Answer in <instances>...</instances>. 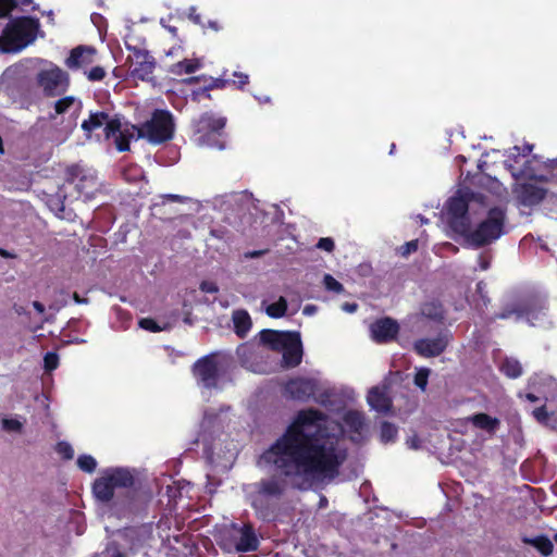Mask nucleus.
<instances>
[{
	"instance_id": "nucleus-1",
	"label": "nucleus",
	"mask_w": 557,
	"mask_h": 557,
	"mask_svg": "<svg viewBox=\"0 0 557 557\" xmlns=\"http://www.w3.org/2000/svg\"><path fill=\"white\" fill-rule=\"evenodd\" d=\"M318 420L313 411H299L286 431L260 456V462L274 467L280 475L263 478L244 488L259 519L270 521L275 517L288 485L308 490L338 475L345 453L336 444V433L319 436ZM333 430L339 432L337 425Z\"/></svg>"
},
{
	"instance_id": "nucleus-2",
	"label": "nucleus",
	"mask_w": 557,
	"mask_h": 557,
	"mask_svg": "<svg viewBox=\"0 0 557 557\" xmlns=\"http://www.w3.org/2000/svg\"><path fill=\"white\" fill-rule=\"evenodd\" d=\"M470 201L467 195L458 193L445 206L444 218L450 230L465 237L468 246L480 248L499 239L505 233L506 212L495 207L490 209L475 224L469 216Z\"/></svg>"
},
{
	"instance_id": "nucleus-3",
	"label": "nucleus",
	"mask_w": 557,
	"mask_h": 557,
	"mask_svg": "<svg viewBox=\"0 0 557 557\" xmlns=\"http://www.w3.org/2000/svg\"><path fill=\"white\" fill-rule=\"evenodd\" d=\"M16 5V0H0V18L8 17ZM38 26V20L26 16L11 20L5 26L0 24V51L23 50L35 40Z\"/></svg>"
},
{
	"instance_id": "nucleus-4",
	"label": "nucleus",
	"mask_w": 557,
	"mask_h": 557,
	"mask_svg": "<svg viewBox=\"0 0 557 557\" xmlns=\"http://www.w3.org/2000/svg\"><path fill=\"white\" fill-rule=\"evenodd\" d=\"M285 394L299 401H307L312 396L314 401L332 412H338L345 407L342 395L334 387H320L314 379L295 377L285 385Z\"/></svg>"
},
{
	"instance_id": "nucleus-5",
	"label": "nucleus",
	"mask_w": 557,
	"mask_h": 557,
	"mask_svg": "<svg viewBox=\"0 0 557 557\" xmlns=\"http://www.w3.org/2000/svg\"><path fill=\"white\" fill-rule=\"evenodd\" d=\"M305 411H313L319 417L318 421L321 424L319 428V436L335 433L333 430L335 425L339 428V432H336L335 434L336 444L344 450L345 457L347 456V451L346 448L342 445L341 436L346 432L352 442L359 443L367 435L368 425L366 423L364 414L358 410L345 411L342 416L343 424L338 421L332 420L315 409H306Z\"/></svg>"
},
{
	"instance_id": "nucleus-6",
	"label": "nucleus",
	"mask_w": 557,
	"mask_h": 557,
	"mask_svg": "<svg viewBox=\"0 0 557 557\" xmlns=\"http://www.w3.org/2000/svg\"><path fill=\"white\" fill-rule=\"evenodd\" d=\"M260 341L271 349L282 351L285 368H295L301 362L304 350L298 332L262 330Z\"/></svg>"
},
{
	"instance_id": "nucleus-7",
	"label": "nucleus",
	"mask_w": 557,
	"mask_h": 557,
	"mask_svg": "<svg viewBox=\"0 0 557 557\" xmlns=\"http://www.w3.org/2000/svg\"><path fill=\"white\" fill-rule=\"evenodd\" d=\"M228 368L230 361L226 358L210 354L198 359L191 372L197 385L201 388L219 389L222 388Z\"/></svg>"
},
{
	"instance_id": "nucleus-8",
	"label": "nucleus",
	"mask_w": 557,
	"mask_h": 557,
	"mask_svg": "<svg viewBox=\"0 0 557 557\" xmlns=\"http://www.w3.org/2000/svg\"><path fill=\"white\" fill-rule=\"evenodd\" d=\"M102 126L104 127L106 138H113L119 151H126L129 149L126 129H122L120 119L111 117L104 111L90 112L88 119L84 120L81 125L87 138H90L91 133Z\"/></svg>"
},
{
	"instance_id": "nucleus-9",
	"label": "nucleus",
	"mask_w": 557,
	"mask_h": 557,
	"mask_svg": "<svg viewBox=\"0 0 557 557\" xmlns=\"http://www.w3.org/2000/svg\"><path fill=\"white\" fill-rule=\"evenodd\" d=\"M532 146L525 145L523 149L518 146L507 151L505 166L516 180H535V177H545L541 172L540 165L542 160L536 156L530 157Z\"/></svg>"
},
{
	"instance_id": "nucleus-10",
	"label": "nucleus",
	"mask_w": 557,
	"mask_h": 557,
	"mask_svg": "<svg viewBox=\"0 0 557 557\" xmlns=\"http://www.w3.org/2000/svg\"><path fill=\"white\" fill-rule=\"evenodd\" d=\"M226 117L212 112L203 113L194 122V141L200 147L224 149V127Z\"/></svg>"
},
{
	"instance_id": "nucleus-11",
	"label": "nucleus",
	"mask_w": 557,
	"mask_h": 557,
	"mask_svg": "<svg viewBox=\"0 0 557 557\" xmlns=\"http://www.w3.org/2000/svg\"><path fill=\"white\" fill-rule=\"evenodd\" d=\"M133 484L134 475L128 469L108 468L95 480L92 493L98 500L109 503L113 499L115 490L127 488Z\"/></svg>"
},
{
	"instance_id": "nucleus-12",
	"label": "nucleus",
	"mask_w": 557,
	"mask_h": 557,
	"mask_svg": "<svg viewBox=\"0 0 557 557\" xmlns=\"http://www.w3.org/2000/svg\"><path fill=\"white\" fill-rule=\"evenodd\" d=\"M83 110V102L75 96H65L53 102V112L49 113L50 120L59 115L69 114L63 126L51 136V140L61 144L65 141L77 126V119Z\"/></svg>"
},
{
	"instance_id": "nucleus-13",
	"label": "nucleus",
	"mask_w": 557,
	"mask_h": 557,
	"mask_svg": "<svg viewBox=\"0 0 557 557\" xmlns=\"http://www.w3.org/2000/svg\"><path fill=\"white\" fill-rule=\"evenodd\" d=\"M137 129V136L148 139L151 144H161L172 138L174 123L172 114L165 110H156L150 120Z\"/></svg>"
},
{
	"instance_id": "nucleus-14",
	"label": "nucleus",
	"mask_w": 557,
	"mask_h": 557,
	"mask_svg": "<svg viewBox=\"0 0 557 557\" xmlns=\"http://www.w3.org/2000/svg\"><path fill=\"white\" fill-rule=\"evenodd\" d=\"M36 84L46 97H59L70 88V75L53 63L46 62L36 74Z\"/></svg>"
},
{
	"instance_id": "nucleus-15",
	"label": "nucleus",
	"mask_w": 557,
	"mask_h": 557,
	"mask_svg": "<svg viewBox=\"0 0 557 557\" xmlns=\"http://www.w3.org/2000/svg\"><path fill=\"white\" fill-rule=\"evenodd\" d=\"M64 185L74 186L78 196H83L85 200L94 198L100 190L96 172L82 165H72L66 170V182Z\"/></svg>"
},
{
	"instance_id": "nucleus-16",
	"label": "nucleus",
	"mask_w": 557,
	"mask_h": 557,
	"mask_svg": "<svg viewBox=\"0 0 557 557\" xmlns=\"http://www.w3.org/2000/svg\"><path fill=\"white\" fill-rule=\"evenodd\" d=\"M513 313L517 314L518 319L525 318V320L532 326L547 327L552 324L548 319L546 302L542 299L530 301L522 310H504L500 313H497L495 318L508 319Z\"/></svg>"
},
{
	"instance_id": "nucleus-17",
	"label": "nucleus",
	"mask_w": 557,
	"mask_h": 557,
	"mask_svg": "<svg viewBox=\"0 0 557 557\" xmlns=\"http://www.w3.org/2000/svg\"><path fill=\"white\" fill-rule=\"evenodd\" d=\"M126 49L132 52L128 57L132 62L131 75L140 81H150L157 65L156 59L146 49L127 44Z\"/></svg>"
},
{
	"instance_id": "nucleus-18",
	"label": "nucleus",
	"mask_w": 557,
	"mask_h": 557,
	"mask_svg": "<svg viewBox=\"0 0 557 557\" xmlns=\"http://www.w3.org/2000/svg\"><path fill=\"white\" fill-rule=\"evenodd\" d=\"M234 548L238 553L255 552L259 547V539L250 523L231 525Z\"/></svg>"
},
{
	"instance_id": "nucleus-19",
	"label": "nucleus",
	"mask_w": 557,
	"mask_h": 557,
	"mask_svg": "<svg viewBox=\"0 0 557 557\" xmlns=\"http://www.w3.org/2000/svg\"><path fill=\"white\" fill-rule=\"evenodd\" d=\"M524 183H517L513 193L520 205L532 207L540 203L545 197L547 190L540 186L539 180H525Z\"/></svg>"
},
{
	"instance_id": "nucleus-20",
	"label": "nucleus",
	"mask_w": 557,
	"mask_h": 557,
	"mask_svg": "<svg viewBox=\"0 0 557 557\" xmlns=\"http://www.w3.org/2000/svg\"><path fill=\"white\" fill-rule=\"evenodd\" d=\"M450 335L442 331L434 338H420L413 344L414 351L422 357L430 358L440 356L447 347Z\"/></svg>"
},
{
	"instance_id": "nucleus-21",
	"label": "nucleus",
	"mask_w": 557,
	"mask_h": 557,
	"mask_svg": "<svg viewBox=\"0 0 557 557\" xmlns=\"http://www.w3.org/2000/svg\"><path fill=\"white\" fill-rule=\"evenodd\" d=\"M150 537L151 531L146 527L129 528L122 533L123 544L119 545L122 549L136 554L148 543Z\"/></svg>"
},
{
	"instance_id": "nucleus-22",
	"label": "nucleus",
	"mask_w": 557,
	"mask_h": 557,
	"mask_svg": "<svg viewBox=\"0 0 557 557\" xmlns=\"http://www.w3.org/2000/svg\"><path fill=\"white\" fill-rule=\"evenodd\" d=\"M399 326L391 318H384L371 324L370 331L372 338L377 343H386L394 339L398 333Z\"/></svg>"
},
{
	"instance_id": "nucleus-23",
	"label": "nucleus",
	"mask_w": 557,
	"mask_h": 557,
	"mask_svg": "<svg viewBox=\"0 0 557 557\" xmlns=\"http://www.w3.org/2000/svg\"><path fill=\"white\" fill-rule=\"evenodd\" d=\"M367 401L371 409L380 413H387L392 408V399L388 396L386 387H372L368 393Z\"/></svg>"
},
{
	"instance_id": "nucleus-24",
	"label": "nucleus",
	"mask_w": 557,
	"mask_h": 557,
	"mask_svg": "<svg viewBox=\"0 0 557 557\" xmlns=\"http://www.w3.org/2000/svg\"><path fill=\"white\" fill-rule=\"evenodd\" d=\"M95 52V49L91 47H76L71 51L70 55L65 60V65L70 70H78L81 67H85L92 63V57Z\"/></svg>"
},
{
	"instance_id": "nucleus-25",
	"label": "nucleus",
	"mask_w": 557,
	"mask_h": 557,
	"mask_svg": "<svg viewBox=\"0 0 557 557\" xmlns=\"http://www.w3.org/2000/svg\"><path fill=\"white\" fill-rule=\"evenodd\" d=\"M476 429L483 430L487 433H495L499 428L500 421L497 418H493L486 413H475L467 418Z\"/></svg>"
},
{
	"instance_id": "nucleus-26",
	"label": "nucleus",
	"mask_w": 557,
	"mask_h": 557,
	"mask_svg": "<svg viewBox=\"0 0 557 557\" xmlns=\"http://www.w3.org/2000/svg\"><path fill=\"white\" fill-rule=\"evenodd\" d=\"M534 419L553 430H557V410L548 409L547 406H541L532 410Z\"/></svg>"
},
{
	"instance_id": "nucleus-27",
	"label": "nucleus",
	"mask_w": 557,
	"mask_h": 557,
	"mask_svg": "<svg viewBox=\"0 0 557 557\" xmlns=\"http://www.w3.org/2000/svg\"><path fill=\"white\" fill-rule=\"evenodd\" d=\"M233 323H234L235 333L239 337H245L251 329L250 315L245 310L234 311Z\"/></svg>"
},
{
	"instance_id": "nucleus-28",
	"label": "nucleus",
	"mask_w": 557,
	"mask_h": 557,
	"mask_svg": "<svg viewBox=\"0 0 557 557\" xmlns=\"http://www.w3.org/2000/svg\"><path fill=\"white\" fill-rule=\"evenodd\" d=\"M523 542L535 547L544 556H549L553 553L554 545L546 536H536L533 539L525 537L523 539Z\"/></svg>"
},
{
	"instance_id": "nucleus-29",
	"label": "nucleus",
	"mask_w": 557,
	"mask_h": 557,
	"mask_svg": "<svg viewBox=\"0 0 557 557\" xmlns=\"http://www.w3.org/2000/svg\"><path fill=\"white\" fill-rule=\"evenodd\" d=\"M500 371L511 379H517L522 374V367L517 359L506 358L499 366Z\"/></svg>"
},
{
	"instance_id": "nucleus-30",
	"label": "nucleus",
	"mask_w": 557,
	"mask_h": 557,
	"mask_svg": "<svg viewBox=\"0 0 557 557\" xmlns=\"http://www.w3.org/2000/svg\"><path fill=\"white\" fill-rule=\"evenodd\" d=\"M201 67V63L197 59H185L183 61L177 62L173 65L172 72L181 75L183 73L185 74H191L199 70Z\"/></svg>"
},
{
	"instance_id": "nucleus-31",
	"label": "nucleus",
	"mask_w": 557,
	"mask_h": 557,
	"mask_svg": "<svg viewBox=\"0 0 557 557\" xmlns=\"http://www.w3.org/2000/svg\"><path fill=\"white\" fill-rule=\"evenodd\" d=\"M540 171L543 172L545 177H535L540 182H556L557 183V160L542 161Z\"/></svg>"
},
{
	"instance_id": "nucleus-32",
	"label": "nucleus",
	"mask_w": 557,
	"mask_h": 557,
	"mask_svg": "<svg viewBox=\"0 0 557 557\" xmlns=\"http://www.w3.org/2000/svg\"><path fill=\"white\" fill-rule=\"evenodd\" d=\"M287 311V300L281 296L277 301L270 304L265 307V313L274 319H278L285 315Z\"/></svg>"
},
{
	"instance_id": "nucleus-33",
	"label": "nucleus",
	"mask_w": 557,
	"mask_h": 557,
	"mask_svg": "<svg viewBox=\"0 0 557 557\" xmlns=\"http://www.w3.org/2000/svg\"><path fill=\"white\" fill-rule=\"evenodd\" d=\"M65 185H63L55 195L51 196L48 200L49 208L60 214L64 211V200L66 199V193L64 191Z\"/></svg>"
},
{
	"instance_id": "nucleus-34",
	"label": "nucleus",
	"mask_w": 557,
	"mask_h": 557,
	"mask_svg": "<svg viewBox=\"0 0 557 557\" xmlns=\"http://www.w3.org/2000/svg\"><path fill=\"white\" fill-rule=\"evenodd\" d=\"M398 430L395 424L384 421L381 424L380 438L384 444L395 442L397 437Z\"/></svg>"
},
{
	"instance_id": "nucleus-35",
	"label": "nucleus",
	"mask_w": 557,
	"mask_h": 557,
	"mask_svg": "<svg viewBox=\"0 0 557 557\" xmlns=\"http://www.w3.org/2000/svg\"><path fill=\"white\" fill-rule=\"evenodd\" d=\"M97 465V460L91 455L84 454L77 458V467L86 473H92Z\"/></svg>"
},
{
	"instance_id": "nucleus-36",
	"label": "nucleus",
	"mask_w": 557,
	"mask_h": 557,
	"mask_svg": "<svg viewBox=\"0 0 557 557\" xmlns=\"http://www.w3.org/2000/svg\"><path fill=\"white\" fill-rule=\"evenodd\" d=\"M100 557H127L122 547L116 542L107 545Z\"/></svg>"
},
{
	"instance_id": "nucleus-37",
	"label": "nucleus",
	"mask_w": 557,
	"mask_h": 557,
	"mask_svg": "<svg viewBox=\"0 0 557 557\" xmlns=\"http://www.w3.org/2000/svg\"><path fill=\"white\" fill-rule=\"evenodd\" d=\"M323 284L326 290L333 292L336 294H341L344 292V286L337 280H335L331 274H325L323 277Z\"/></svg>"
},
{
	"instance_id": "nucleus-38",
	"label": "nucleus",
	"mask_w": 557,
	"mask_h": 557,
	"mask_svg": "<svg viewBox=\"0 0 557 557\" xmlns=\"http://www.w3.org/2000/svg\"><path fill=\"white\" fill-rule=\"evenodd\" d=\"M2 430L7 432L21 433L23 430V422L13 418H4L1 421Z\"/></svg>"
},
{
	"instance_id": "nucleus-39",
	"label": "nucleus",
	"mask_w": 557,
	"mask_h": 557,
	"mask_svg": "<svg viewBox=\"0 0 557 557\" xmlns=\"http://www.w3.org/2000/svg\"><path fill=\"white\" fill-rule=\"evenodd\" d=\"M430 375V369L420 368L414 375V384L422 391H425L428 385V379Z\"/></svg>"
},
{
	"instance_id": "nucleus-40",
	"label": "nucleus",
	"mask_w": 557,
	"mask_h": 557,
	"mask_svg": "<svg viewBox=\"0 0 557 557\" xmlns=\"http://www.w3.org/2000/svg\"><path fill=\"white\" fill-rule=\"evenodd\" d=\"M422 313L432 319H441L443 315L442 309L436 304H425L422 307Z\"/></svg>"
},
{
	"instance_id": "nucleus-41",
	"label": "nucleus",
	"mask_w": 557,
	"mask_h": 557,
	"mask_svg": "<svg viewBox=\"0 0 557 557\" xmlns=\"http://www.w3.org/2000/svg\"><path fill=\"white\" fill-rule=\"evenodd\" d=\"M55 450L59 455H61L64 459H72L74 457V449L72 445L67 442H59L57 444Z\"/></svg>"
},
{
	"instance_id": "nucleus-42",
	"label": "nucleus",
	"mask_w": 557,
	"mask_h": 557,
	"mask_svg": "<svg viewBox=\"0 0 557 557\" xmlns=\"http://www.w3.org/2000/svg\"><path fill=\"white\" fill-rule=\"evenodd\" d=\"M59 366V356L55 352L48 351L44 357V367L46 371H52Z\"/></svg>"
},
{
	"instance_id": "nucleus-43",
	"label": "nucleus",
	"mask_w": 557,
	"mask_h": 557,
	"mask_svg": "<svg viewBox=\"0 0 557 557\" xmlns=\"http://www.w3.org/2000/svg\"><path fill=\"white\" fill-rule=\"evenodd\" d=\"M165 494L169 498V503L175 502L177 497L182 495V487L177 482H172V484H168L165 487Z\"/></svg>"
},
{
	"instance_id": "nucleus-44",
	"label": "nucleus",
	"mask_w": 557,
	"mask_h": 557,
	"mask_svg": "<svg viewBox=\"0 0 557 557\" xmlns=\"http://www.w3.org/2000/svg\"><path fill=\"white\" fill-rule=\"evenodd\" d=\"M536 392H537V394H535L533 392L525 393V394L520 393L519 397L525 398L527 400H529L531 403H535V401H539L542 399L548 400V396L546 395V393L544 391L536 389Z\"/></svg>"
},
{
	"instance_id": "nucleus-45",
	"label": "nucleus",
	"mask_w": 557,
	"mask_h": 557,
	"mask_svg": "<svg viewBox=\"0 0 557 557\" xmlns=\"http://www.w3.org/2000/svg\"><path fill=\"white\" fill-rule=\"evenodd\" d=\"M106 71L102 66H95L89 72H87V78L90 82H100L104 78Z\"/></svg>"
},
{
	"instance_id": "nucleus-46",
	"label": "nucleus",
	"mask_w": 557,
	"mask_h": 557,
	"mask_svg": "<svg viewBox=\"0 0 557 557\" xmlns=\"http://www.w3.org/2000/svg\"><path fill=\"white\" fill-rule=\"evenodd\" d=\"M234 201L236 202H240V203H251V206L253 208H256L255 206V201L256 199L253 198V195L247 190L243 191V193H239V194H236L234 196Z\"/></svg>"
},
{
	"instance_id": "nucleus-47",
	"label": "nucleus",
	"mask_w": 557,
	"mask_h": 557,
	"mask_svg": "<svg viewBox=\"0 0 557 557\" xmlns=\"http://www.w3.org/2000/svg\"><path fill=\"white\" fill-rule=\"evenodd\" d=\"M317 247L322 249V250H325V251H333L334 250V247H335V244H334V240L330 237H323V238H320L318 244H317Z\"/></svg>"
},
{
	"instance_id": "nucleus-48",
	"label": "nucleus",
	"mask_w": 557,
	"mask_h": 557,
	"mask_svg": "<svg viewBox=\"0 0 557 557\" xmlns=\"http://www.w3.org/2000/svg\"><path fill=\"white\" fill-rule=\"evenodd\" d=\"M139 326L144 330L150 331V332H158L161 329L157 325L156 321L152 319H141L139 321Z\"/></svg>"
},
{
	"instance_id": "nucleus-49",
	"label": "nucleus",
	"mask_w": 557,
	"mask_h": 557,
	"mask_svg": "<svg viewBox=\"0 0 557 557\" xmlns=\"http://www.w3.org/2000/svg\"><path fill=\"white\" fill-rule=\"evenodd\" d=\"M200 289H201L203 293L214 294V293H218L219 287L216 286V284H215L214 282H211V281H203V282L200 284Z\"/></svg>"
},
{
	"instance_id": "nucleus-50",
	"label": "nucleus",
	"mask_w": 557,
	"mask_h": 557,
	"mask_svg": "<svg viewBox=\"0 0 557 557\" xmlns=\"http://www.w3.org/2000/svg\"><path fill=\"white\" fill-rule=\"evenodd\" d=\"M234 76L238 78L237 86L238 88H243L245 85L248 84V75L240 72H234ZM232 84H236V82H231Z\"/></svg>"
},
{
	"instance_id": "nucleus-51",
	"label": "nucleus",
	"mask_w": 557,
	"mask_h": 557,
	"mask_svg": "<svg viewBox=\"0 0 557 557\" xmlns=\"http://www.w3.org/2000/svg\"><path fill=\"white\" fill-rule=\"evenodd\" d=\"M141 175H143L141 171L139 169H137V168L129 169V170L124 172V177L127 181L136 180V178L140 177Z\"/></svg>"
},
{
	"instance_id": "nucleus-52",
	"label": "nucleus",
	"mask_w": 557,
	"mask_h": 557,
	"mask_svg": "<svg viewBox=\"0 0 557 557\" xmlns=\"http://www.w3.org/2000/svg\"><path fill=\"white\" fill-rule=\"evenodd\" d=\"M188 17L197 25H201L202 23L201 15L197 13L195 7L189 8Z\"/></svg>"
},
{
	"instance_id": "nucleus-53",
	"label": "nucleus",
	"mask_w": 557,
	"mask_h": 557,
	"mask_svg": "<svg viewBox=\"0 0 557 557\" xmlns=\"http://www.w3.org/2000/svg\"><path fill=\"white\" fill-rule=\"evenodd\" d=\"M403 248V255H409L418 249V240L408 242Z\"/></svg>"
},
{
	"instance_id": "nucleus-54",
	"label": "nucleus",
	"mask_w": 557,
	"mask_h": 557,
	"mask_svg": "<svg viewBox=\"0 0 557 557\" xmlns=\"http://www.w3.org/2000/svg\"><path fill=\"white\" fill-rule=\"evenodd\" d=\"M407 446L410 449H419L421 447V441L418 436H411L407 440Z\"/></svg>"
},
{
	"instance_id": "nucleus-55",
	"label": "nucleus",
	"mask_w": 557,
	"mask_h": 557,
	"mask_svg": "<svg viewBox=\"0 0 557 557\" xmlns=\"http://www.w3.org/2000/svg\"><path fill=\"white\" fill-rule=\"evenodd\" d=\"M490 264H491V261H490V258L484 256V255H480L479 256V268L480 270L482 271H485L490 268Z\"/></svg>"
},
{
	"instance_id": "nucleus-56",
	"label": "nucleus",
	"mask_w": 557,
	"mask_h": 557,
	"mask_svg": "<svg viewBox=\"0 0 557 557\" xmlns=\"http://www.w3.org/2000/svg\"><path fill=\"white\" fill-rule=\"evenodd\" d=\"M358 309V305L356 302H345L342 305V310L347 313H354Z\"/></svg>"
},
{
	"instance_id": "nucleus-57",
	"label": "nucleus",
	"mask_w": 557,
	"mask_h": 557,
	"mask_svg": "<svg viewBox=\"0 0 557 557\" xmlns=\"http://www.w3.org/2000/svg\"><path fill=\"white\" fill-rule=\"evenodd\" d=\"M264 253H265V250H252V251L245 252L244 256L246 259H256V258L263 256Z\"/></svg>"
},
{
	"instance_id": "nucleus-58",
	"label": "nucleus",
	"mask_w": 557,
	"mask_h": 557,
	"mask_svg": "<svg viewBox=\"0 0 557 557\" xmlns=\"http://www.w3.org/2000/svg\"><path fill=\"white\" fill-rule=\"evenodd\" d=\"M215 416L213 413L206 412L202 421V426H210L213 423Z\"/></svg>"
},
{
	"instance_id": "nucleus-59",
	"label": "nucleus",
	"mask_w": 557,
	"mask_h": 557,
	"mask_svg": "<svg viewBox=\"0 0 557 557\" xmlns=\"http://www.w3.org/2000/svg\"><path fill=\"white\" fill-rule=\"evenodd\" d=\"M227 84H231V81L228 79H223V78H216L214 79L213 84H212V87L214 88H223L225 87Z\"/></svg>"
},
{
	"instance_id": "nucleus-60",
	"label": "nucleus",
	"mask_w": 557,
	"mask_h": 557,
	"mask_svg": "<svg viewBox=\"0 0 557 557\" xmlns=\"http://www.w3.org/2000/svg\"><path fill=\"white\" fill-rule=\"evenodd\" d=\"M315 311H317V307L313 305H307L304 308V314H306V315H312L315 313Z\"/></svg>"
},
{
	"instance_id": "nucleus-61",
	"label": "nucleus",
	"mask_w": 557,
	"mask_h": 557,
	"mask_svg": "<svg viewBox=\"0 0 557 557\" xmlns=\"http://www.w3.org/2000/svg\"><path fill=\"white\" fill-rule=\"evenodd\" d=\"M33 307L34 309L38 312V313H44L45 312V306L39 302V301H34L33 302Z\"/></svg>"
},
{
	"instance_id": "nucleus-62",
	"label": "nucleus",
	"mask_w": 557,
	"mask_h": 557,
	"mask_svg": "<svg viewBox=\"0 0 557 557\" xmlns=\"http://www.w3.org/2000/svg\"><path fill=\"white\" fill-rule=\"evenodd\" d=\"M165 197L172 201H178V202L184 201V197H182L180 195L169 194V195H165Z\"/></svg>"
},
{
	"instance_id": "nucleus-63",
	"label": "nucleus",
	"mask_w": 557,
	"mask_h": 557,
	"mask_svg": "<svg viewBox=\"0 0 557 557\" xmlns=\"http://www.w3.org/2000/svg\"><path fill=\"white\" fill-rule=\"evenodd\" d=\"M73 298H74V300H75V302H76V304H85V302H87V300H86V299L81 298V297H79V295H78L77 293H74Z\"/></svg>"
},
{
	"instance_id": "nucleus-64",
	"label": "nucleus",
	"mask_w": 557,
	"mask_h": 557,
	"mask_svg": "<svg viewBox=\"0 0 557 557\" xmlns=\"http://www.w3.org/2000/svg\"><path fill=\"white\" fill-rule=\"evenodd\" d=\"M208 25H209L210 28H212V29H214L216 32L220 30V26L214 21H210Z\"/></svg>"
}]
</instances>
